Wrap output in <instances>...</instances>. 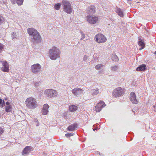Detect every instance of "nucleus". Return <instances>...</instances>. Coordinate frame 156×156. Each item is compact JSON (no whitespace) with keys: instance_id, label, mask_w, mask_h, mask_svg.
Wrapping results in <instances>:
<instances>
[{"instance_id":"obj_1","label":"nucleus","mask_w":156,"mask_h":156,"mask_svg":"<svg viewBox=\"0 0 156 156\" xmlns=\"http://www.w3.org/2000/svg\"><path fill=\"white\" fill-rule=\"evenodd\" d=\"M61 51L57 47L54 46L49 49L48 54L50 58L52 60H55L60 57Z\"/></svg>"},{"instance_id":"obj_2","label":"nucleus","mask_w":156,"mask_h":156,"mask_svg":"<svg viewBox=\"0 0 156 156\" xmlns=\"http://www.w3.org/2000/svg\"><path fill=\"white\" fill-rule=\"evenodd\" d=\"M25 103L26 106L30 109H34L37 106V104L36 99L31 97L26 99Z\"/></svg>"},{"instance_id":"obj_3","label":"nucleus","mask_w":156,"mask_h":156,"mask_svg":"<svg viewBox=\"0 0 156 156\" xmlns=\"http://www.w3.org/2000/svg\"><path fill=\"white\" fill-rule=\"evenodd\" d=\"M27 32L30 35L32 36L31 39L34 41L39 42L40 37L39 33L33 28H29L27 29Z\"/></svg>"},{"instance_id":"obj_4","label":"nucleus","mask_w":156,"mask_h":156,"mask_svg":"<svg viewBox=\"0 0 156 156\" xmlns=\"http://www.w3.org/2000/svg\"><path fill=\"white\" fill-rule=\"evenodd\" d=\"M62 5L63 11L68 14H70L72 12V9L70 3L66 0L62 1Z\"/></svg>"},{"instance_id":"obj_5","label":"nucleus","mask_w":156,"mask_h":156,"mask_svg":"<svg viewBox=\"0 0 156 156\" xmlns=\"http://www.w3.org/2000/svg\"><path fill=\"white\" fill-rule=\"evenodd\" d=\"M125 92V89L121 87H118L114 89L112 92L113 97L118 98L122 96Z\"/></svg>"},{"instance_id":"obj_6","label":"nucleus","mask_w":156,"mask_h":156,"mask_svg":"<svg viewBox=\"0 0 156 156\" xmlns=\"http://www.w3.org/2000/svg\"><path fill=\"white\" fill-rule=\"evenodd\" d=\"M94 40L97 43H103L105 42L107 39L105 36L103 34L99 33L94 37Z\"/></svg>"},{"instance_id":"obj_7","label":"nucleus","mask_w":156,"mask_h":156,"mask_svg":"<svg viewBox=\"0 0 156 156\" xmlns=\"http://www.w3.org/2000/svg\"><path fill=\"white\" fill-rule=\"evenodd\" d=\"M86 19L87 22L90 24H93L97 23L98 20V17L88 15L86 17Z\"/></svg>"},{"instance_id":"obj_8","label":"nucleus","mask_w":156,"mask_h":156,"mask_svg":"<svg viewBox=\"0 0 156 156\" xmlns=\"http://www.w3.org/2000/svg\"><path fill=\"white\" fill-rule=\"evenodd\" d=\"M44 93L46 96L49 98L55 97L58 94L56 90L52 89H48L45 90Z\"/></svg>"},{"instance_id":"obj_9","label":"nucleus","mask_w":156,"mask_h":156,"mask_svg":"<svg viewBox=\"0 0 156 156\" xmlns=\"http://www.w3.org/2000/svg\"><path fill=\"white\" fill-rule=\"evenodd\" d=\"M41 69V66L39 64H36L32 65L31 70L34 73H37L40 72Z\"/></svg>"},{"instance_id":"obj_10","label":"nucleus","mask_w":156,"mask_h":156,"mask_svg":"<svg viewBox=\"0 0 156 156\" xmlns=\"http://www.w3.org/2000/svg\"><path fill=\"white\" fill-rule=\"evenodd\" d=\"M105 105V103L104 102L101 101L98 103L96 106L95 111L97 112H100Z\"/></svg>"},{"instance_id":"obj_11","label":"nucleus","mask_w":156,"mask_h":156,"mask_svg":"<svg viewBox=\"0 0 156 156\" xmlns=\"http://www.w3.org/2000/svg\"><path fill=\"white\" fill-rule=\"evenodd\" d=\"M73 94L76 96H78L83 93V90L80 88L76 87L72 90Z\"/></svg>"},{"instance_id":"obj_12","label":"nucleus","mask_w":156,"mask_h":156,"mask_svg":"<svg viewBox=\"0 0 156 156\" xmlns=\"http://www.w3.org/2000/svg\"><path fill=\"white\" fill-rule=\"evenodd\" d=\"M2 66L1 68V70L4 72H8L9 71V64L6 61H2Z\"/></svg>"},{"instance_id":"obj_13","label":"nucleus","mask_w":156,"mask_h":156,"mask_svg":"<svg viewBox=\"0 0 156 156\" xmlns=\"http://www.w3.org/2000/svg\"><path fill=\"white\" fill-rule=\"evenodd\" d=\"M95 12V7L94 6H89L86 10L87 13L90 15L94 14Z\"/></svg>"},{"instance_id":"obj_14","label":"nucleus","mask_w":156,"mask_h":156,"mask_svg":"<svg viewBox=\"0 0 156 156\" xmlns=\"http://www.w3.org/2000/svg\"><path fill=\"white\" fill-rule=\"evenodd\" d=\"M130 99L133 103L136 104L138 103V101L136 99V94L134 92H131L130 93Z\"/></svg>"},{"instance_id":"obj_15","label":"nucleus","mask_w":156,"mask_h":156,"mask_svg":"<svg viewBox=\"0 0 156 156\" xmlns=\"http://www.w3.org/2000/svg\"><path fill=\"white\" fill-rule=\"evenodd\" d=\"M49 106L47 104H45L43 106L42 110V114L43 115H46L48 112V109Z\"/></svg>"},{"instance_id":"obj_16","label":"nucleus","mask_w":156,"mask_h":156,"mask_svg":"<svg viewBox=\"0 0 156 156\" xmlns=\"http://www.w3.org/2000/svg\"><path fill=\"white\" fill-rule=\"evenodd\" d=\"M32 147L30 146H27L25 147L22 152V154L24 155L28 154L31 151Z\"/></svg>"},{"instance_id":"obj_17","label":"nucleus","mask_w":156,"mask_h":156,"mask_svg":"<svg viewBox=\"0 0 156 156\" xmlns=\"http://www.w3.org/2000/svg\"><path fill=\"white\" fill-rule=\"evenodd\" d=\"M146 69V66L145 64L140 65L136 69L137 71H144Z\"/></svg>"},{"instance_id":"obj_18","label":"nucleus","mask_w":156,"mask_h":156,"mask_svg":"<svg viewBox=\"0 0 156 156\" xmlns=\"http://www.w3.org/2000/svg\"><path fill=\"white\" fill-rule=\"evenodd\" d=\"M77 124L74 123L70 125L68 128V129L70 131H73L75 129L77 128Z\"/></svg>"},{"instance_id":"obj_19","label":"nucleus","mask_w":156,"mask_h":156,"mask_svg":"<svg viewBox=\"0 0 156 156\" xmlns=\"http://www.w3.org/2000/svg\"><path fill=\"white\" fill-rule=\"evenodd\" d=\"M11 1L13 4L16 3L19 5H20L23 4V0H11Z\"/></svg>"},{"instance_id":"obj_20","label":"nucleus","mask_w":156,"mask_h":156,"mask_svg":"<svg viewBox=\"0 0 156 156\" xmlns=\"http://www.w3.org/2000/svg\"><path fill=\"white\" fill-rule=\"evenodd\" d=\"M138 45L141 47V48L139 49V50H140L143 48L145 46V44L144 42L142 41V39L139 38V41L138 42Z\"/></svg>"},{"instance_id":"obj_21","label":"nucleus","mask_w":156,"mask_h":156,"mask_svg":"<svg viewBox=\"0 0 156 156\" xmlns=\"http://www.w3.org/2000/svg\"><path fill=\"white\" fill-rule=\"evenodd\" d=\"M77 109V106L75 105L70 106L69 108V110L70 112H73L76 111Z\"/></svg>"},{"instance_id":"obj_22","label":"nucleus","mask_w":156,"mask_h":156,"mask_svg":"<svg viewBox=\"0 0 156 156\" xmlns=\"http://www.w3.org/2000/svg\"><path fill=\"white\" fill-rule=\"evenodd\" d=\"M91 94L93 96H94L98 94L99 93L98 88L93 89L91 90Z\"/></svg>"},{"instance_id":"obj_23","label":"nucleus","mask_w":156,"mask_h":156,"mask_svg":"<svg viewBox=\"0 0 156 156\" xmlns=\"http://www.w3.org/2000/svg\"><path fill=\"white\" fill-rule=\"evenodd\" d=\"M116 12L120 16L122 17H123L124 16L123 12L120 8H117L116 10Z\"/></svg>"},{"instance_id":"obj_24","label":"nucleus","mask_w":156,"mask_h":156,"mask_svg":"<svg viewBox=\"0 0 156 156\" xmlns=\"http://www.w3.org/2000/svg\"><path fill=\"white\" fill-rule=\"evenodd\" d=\"M12 108L10 105H7L5 107V111L7 112H10L11 111Z\"/></svg>"},{"instance_id":"obj_25","label":"nucleus","mask_w":156,"mask_h":156,"mask_svg":"<svg viewBox=\"0 0 156 156\" xmlns=\"http://www.w3.org/2000/svg\"><path fill=\"white\" fill-rule=\"evenodd\" d=\"M103 66H104L102 64H98L95 66V68L96 69L98 70L102 68Z\"/></svg>"},{"instance_id":"obj_26","label":"nucleus","mask_w":156,"mask_h":156,"mask_svg":"<svg viewBox=\"0 0 156 156\" xmlns=\"http://www.w3.org/2000/svg\"><path fill=\"white\" fill-rule=\"evenodd\" d=\"M61 4L60 3H57L55 5L54 8L56 10H59L60 9Z\"/></svg>"},{"instance_id":"obj_27","label":"nucleus","mask_w":156,"mask_h":156,"mask_svg":"<svg viewBox=\"0 0 156 156\" xmlns=\"http://www.w3.org/2000/svg\"><path fill=\"white\" fill-rule=\"evenodd\" d=\"M5 21V19L2 16L0 15V25L2 24Z\"/></svg>"},{"instance_id":"obj_28","label":"nucleus","mask_w":156,"mask_h":156,"mask_svg":"<svg viewBox=\"0 0 156 156\" xmlns=\"http://www.w3.org/2000/svg\"><path fill=\"white\" fill-rule=\"evenodd\" d=\"M4 47V45L0 43V53H1L3 51Z\"/></svg>"},{"instance_id":"obj_29","label":"nucleus","mask_w":156,"mask_h":156,"mask_svg":"<svg viewBox=\"0 0 156 156\" xmlns=\"http://www.w3.org/2000/svg\"><path fill=\"white\" fill-rule=\"evenodd\" d=\"M118 68V66H112L111 67V70L113 71H116Z\"/></svg>"},{"instance_id":"obj_30","label":"nucleus","mask_w":156,"mask_h":156,"mask_svg":"<svg viewBox=\"0 0 156 156\" xmlns=\"http://www.w3.org/2000/svg\"><path fill=\"white\" fill-rule=\"evenodd\" d=\"M81 34L82 35V36H81V37L80 39V40H82L84 39L85 38V34H84V33L83 32H81Z\"/></svg>"},{"instance_id":"obj_31","label":"nucleus","mask_w":156,"mask_h":156,"mask_svg":"<svg viewBox=\"0 0 156 156\" xmlns=\"http://www.w3.org/2000/svg\"><path fill=\"white\" fill-rule=\"evenodd\" d=\"M6 2V0H0V2L2 4H5Z\"/></svg>"},{"instance_id":"obj_32","label":"nucleus","mask_w":156,"mask_h":156,"mask_svg":"<svg viewBox=\"0 0 156 156\" xmlns=\"http://www.w3.org/2000/svg\"><path fill=\"white\" fill-rule=\"evenodd\" d=\"M65 136L67 137H69L70 136H72V135L71 133H66V134Z\"/></svg>"},{"instance_id":"obj_33","label":"nucleus","mask_w":156,"mask_h":156,"mask_svg":"<svg viewBox=\"0 0 156 156\" xmlns=\"http://www.w3.org/2000/svg\"><path fill=\"white\" fill-rule=\"evenodd\" d=\"M113 57H114V58H115V61H117L118 60V57H117V56L114 55L113 56Z\"/></svg>"},{"instance_id":"obj_34","label":"nucleus","mask_w":156,"mask_h":156,"mask_svg":"<svg viewBox=\"0 0 156 156\" xmlns=\"http://www.w3.org/2000/svg\"><path fill=\"white\" fill-rule=\"evenodd\" d=\"M3 132V130L2 128L0 127V134H2Z\"/></svg>"},{"instance_id":"obj_35","label":"nucleus","mask_w":156,"mask_h":156,"mask_svg":"<svg viewBox=\"0 0 156 156\" xmlns=\"http://www.w3.org/2000/svg\"><path fill=\"white\" fill-rule=\"evenodd\" d=\"M87 58V57L86 55H85L83 58V60L84 61L86 60Z\"/></svg>"},{"instance_id":"obj_36","label":"nucleus","mask_w":156,"mask_h":156,"mask_svg":"<svg viewBox=\"0 0 156 156\" xmlns=\"http://www.w3.org/2000/svg\"><path fill=\"white\" fill-rule=\"evenodd\" d=\"M2 99L1 98H0V105H2V107L3 106L2 104Z\"/></svg>"},{"instance_id":"obj_37","label":"nucleus","mask_w":156,"mask_h":156,"mask_svg":"<svg viewBox=\"0 0 156 156\" xmlns=\"http://www.w3.org/2000/svg\"><path fill=\"white\" fill-rule=\"evenodd\" d=\"M36 125L37 126H39V122L38 121L37 122H36Z\"/></svg>"},{"instance_id":"obj_38","label":"nucleus","mask_w":156,"mask_h":156,"mask_svg":"<svg viewBox=\"0 0 156 156\" xmlns=\"http://www.w3.org/2000/svg\"><path fill=\"white\" fill-rule=\"evenodd\" d=\"M38 82H35L34 83V85L36 86H37L38 85Z\"/></svg>"},{"instance_id":"obj_39","label":"nucleus","mask_w":156,"mask_h":156,"mask_svg":"<svg viewBox=\"0 0 156 156\" xmlns=\"http://www.w3.org/2000/svg\"><path fill=\"white\" fill-rule=\"evenodd\" d=\"M93 129L94 131H95L96 130H97V129L95 128V126H93Z\"/></svg>"},{"instance_id":"obj_40","label":"nucleus","mask_w":156,"mask_h":156,"mask_svg":"<svg viewBox=\"0 0 156 156\" xmlns=\"http://www.w3.org/2000/svg\"><path fill=\"white\" fill-rule=\"evenodd\" d=\"M34 122L36 123V122H38V120L37 119H34Z\"/></svg>"},{"instance_id":"obj_41","label":"nucleus","mask_w":156,"mask_h":156,"mask_svg":"<svg viewBox=\"0 0 156 156\" xmlns=\"http://www.w3.org/2000/svg\"><path fill=\"white\" fill-rule=\"evenodd\" d=\"M6 105H10L9 103V102H7L6 103Z\"/></svg>"},{"instance_id":"obj_42","label":"nucleus","mask_w":156,"mask_h":156,"mask_svg":"<svg viewBox=\"0 0 156 156\" xmlns=\"http://www.w3.org/2000/svg\"><path fill=\"white\" fill-rule=\"evenodd\" d=\"M14 34H15V33L14 32H13L12 33V36H14L15 35Z\"/></svg>"},{"instance_id":"obj_43","label":"nucleus","mask_w":156,"mask_h":156,"mask_svg":"<svg viewBox=\"0 0 156 156\" xmlns=\"http://www.w3.org/2000/svg\"><path fill=\"white\" fill-rule=\"evenodd\" d=\"M154 53V54H155V55H156V51H155Z\"/></svg>"},{"instance_id":"obj_44","label":"nucleus","mask_w":156,"mask_h":156,"mask_svg":"<svg viewBox=\"0 0 156 156\" xmlns=\"http://www.w3.org/2000/svg\"><path fill=\"white\" fill-rule=\"evenodd\" d=\"M15 37H12V40H14Z\"/></svg>"},{"instance_id":"obj_45","label":"nucleus","mask_w":156,"mask_h":156,"mask_svg":"<svg viewBox=\"0 0 156 156\" xmlns=\"http://www.w3.org/2000/svg\"><path fill=\"white\" fill-rule=\"evenodd\" d=\"M3 103H5L4 101V100L3 101Z\"/></svg>"},{"instance_id":"obj_46","label":"nucleus","mask_w":156,"mask_h":156,"mask_svg":"<svg viewBox=\"0 0 156 156\" xmlns=\"http://www.w3.org/2000/svg\"><path fill=\"white\" fill-rule=\"evenodd\" d=\"M134 112V114H135V113L134 112Z\"/></svg>"}]
</instances>
